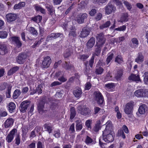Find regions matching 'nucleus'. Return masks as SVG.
<instances>
[{
  "instance_id": "f257e3e1",
  "label": "nucleus",
  "mask_w": 148,
  "mask_h": 148,
  "mask_svg": "<svg viewBox=\"0 0 148 148\" xmlns=\"http://www.w3.org/2000/svg\"><path fill=\"white\" fill-rule=\"evenodd\" d=\"M97 39L96 46L97 48L96 49L95 51L97 53L101 52V48L104 44L106 41V38L104 37V34L102 33L97 34L96 37Z\"/></svg>"
},
{
  "instance_id": "f03ea898",
  "label": "nucleus",
  "mask_w": 148,
  "mask_h": 148,
  "mask_svg": "<svg viewBox=\"0 0 148 148\" xmlns=\"http://www.w3.org/2000/svg\"><path fill=\"white\" fill-rule=\"evenodd\" d=\"M112 132L107 131L106 130H104L103 132V140L106 143L112 142L114 139Z\"/></svg>"
},
{
  "instance_id": "7ed1b4c3",
  "label": "nucleus",
  "mask_w": 148,
  "mask_h": 148,
  "mask_svg": "<svg viewBox=\"0 0 148 148\" xmlns=\"http://www.w3.org/2000/svg\"><path fill=\"white\" fill-rule=\"evenodd\" d=\"M135 95L137 97H148V89H139L136 91L134 93Z\"/></svg>"
},
{
  "instance_id": "20e7f679",
  "label": "nucleus",
  "mask_w": 148,
  "mask_h": 148,
  "mask_svg": "<svg viewBox=\"0 0 148 148\" xmlns=\"http://www.w3.org/2000/svg\"><path fill=\"white\" fill-rule=\"evenodd\" d=\"M134 105V102L132 101H131L127 103L124 110L125 113L128 114H130L132 112Z\"/></svg>"
},
{
  "instance_id": "39448f33",
  "label": "nucleus",
  "mask_w": 148,
  "mask_h": 148,
  "mask_svg": "<svg viewBox=\"0 0 148 148\" xmlns=\"http://www.w3.org/2000/svg\"><path fill=\"white\" fill-rule=\"evenodd\" d=\"M87 17V14L86 13H80L76 16V20L78 23L81 24L84 22Z\"/></svg>"
},
{
  "instance_id": "423d86ee",
  "label": "nucleus",
  "mask_w": 148,
  "mask_h": 148,
  "mask_svg": "<svg viewBox=\"0 0 148 148\" xmlns=\"http://www.w3.org/2000/svg\"><path fill=\"white\" fill-rule=\"evenodd\" d=\"M51 62V60L50 57L47 56L44 58L41 66L43 68H47L49 67Z\"/></svg>"
},
{
  "instance_id": "0eeeda50",
  "label": "nucleus",
  "mask_w": 148,
  "mask_h": 148,
  "mask_svg": "<svg viewBox=\"0 0 148 148\" xmlns=\"http://www.w3.org/2000/svg\"><path fill=\"white\" fill-rule=\"evenodd\" d=\"M27 58V55L25 53H20L16 58V62L19 64H23Z\"/></svg>"
},
{
  "instance_id": "6e6552de",
  "label": "nucleus",
  "mask_w": 148,
  "mask_h": 148,
  "mask_svg": "<svg viewBox=\"0 0 148 148\" xmlns=\"http://www.w3.org/2000/svg\"><path fill=\"white\" fill-rule=\"evenodd\" d=\"M17 130L16 129H13L8 135L6 138V140L8 143H10L13 140L14 135Z\"/></svg>"
},
{
  "instance_id": "1a4fd4ad",
  "label": "nucleus",
  "mask_w": 148,
  "mask_h": 148,
  "mask_svg": "<svg viewBox=\"0 0 148 148\" xmlns=\"http://www.w3.org/2000/svg\"><path fill=\"white\" fill-rule=\"evenodd\" d=\"M29 105V101H25L22 102L19 107V109L21 112L23 113L25 112Z\"/></svg>"
},
{
  "instance_id": "9d476101",
  "label": "nucleus",
  "mask_w": 148,
  "mask_h": 148,
  "mask_svg": "<svg viewBox=\"0 0 148 148\" xmlns=\"http://www.w3.org/2000/svg\"><path fill=\"white\" fill-rule=\"evenodd\" d=\"M95 100L99 104H102L104 101L103 98L101 94L99 92H95Z\"/></svg>"
},
{
  "instance_id": "9b49d317",
  "label": "nucleus",
  "mask_w": 148,
  "mask_h": 148,
  "mask_svg": "<svg viewBox=\"0 0 148 148\" xmlns=\"http://www.w3.org/2000/svg\"><path fill=\"white\" fill-rule=\"evenodd\" d=\"M5 17L8 23H11L16 20L17 16L16 14L10 13L7 14Z\"/></svg>"
},
{
  "instance_id": "f8f14e48",
  "label": "nucleus",
  "mask_w": 148,
  "mask_h": 148,
  "mask_svg": "<svg viewBox=\"0 0 148 148\" xmlns=\"http://www.w3.org/2000/svg\"><path fill=\"white\" fill-rule=\"evenodd\" d=\"M116 8L113 5L109 3L105 7V12L107 14H109L112 12H114Z\"/></svg>"
},
{
  "instance_id": "ddd939ff",
  "label": "nucleus",
  "mask_w": 148,
  "mask_h": 148,
  "mask_svg": "<svg viewBox=\"0 0 148 148\" xmlns=\"http://www.w3.org/2000/svg\"><path fill=\"white\" fill-rule=\"evenodd\" d=\"M78 109L79 113L84 115H88L90 112L89 109L88 108H81V107H79L78 108Z\"/></svg>"
},
{
  "instance_id": "4468645a",
  "label": "nucleus",
  "mask_w": 148,
  "mask_h": 148,
  "mask_svg": "<svg viewBox=\"0 0 148 148\" xmlns=\"http://www.w3.org/2000/svg\"><path fill=\"white\" fill-rule=\"evenodd\" d=\"M82 90L81 88L78 87H76L73 91V94L75 97L80 98L82 94Z\"/></svg>"
},
{
  "instance_id": "2eb2a0df",
  "label": "nucleus",
  "mask_w": 148,
  "mask_h": 148,
  "mask_svg": "<svg viewBox=\"0 0 148 148\" xmlns=\"http://www.w3.org/2000/svg\"><path fill=\"white\" fill-rule=\"evenodd\" d=\"M129 79L130 80L135 81L136 82L140 81V79L138 75L132 74L129 77Z\"/></svg>"
},
{
  "instance_id": "dca6fc26",
  "label": "nucleus",
  "mask_w": 148,
  "mask_h": 148,
  "mask_svg": "<svg viewBox=\"0 0 148 148\" xmlns=\"http://www.w3.org/2000/svg\"><path fill=\"white\" fill-rule=\"evenodd\" d=\"M14 121V119L12 118H10L7 119L4 123L5 127V128H8L12 126Z\"/></svg>"
},
{
  "instance_id": "f3484780",
  "label": "nucleus",
  "mask_w": 148,
  "mask_h": 148,
  "mask_svg": "<svg viewBox=\"0 0 148 148\" xmlns=\"http://www.w3.org/2000/svg\"><path fill=\"white\" fill-rule=\"evenodd\" d=\"M128 15L127 14H123L121 17L117 21L118 22L123 23L125 22L128 20Z\"/></svg>"
},
{
  "instance_id": "a211bd4d",
  "label": "nucleus",
  "mask_w": 148,
  "mask_h": 148,
  "mask_svg": "<svg viewBox=\"0 0 148 148\" xmlns=\"http://www.w3.org/2000/svg\"><path fill=\"white\" fill-rule=\"evenodd\" d=\"M12 41L14 42L18 47L21 46L22 43L20 40V38L18 37H13L11 38Z\"/></svg>"
},
{
  "instance_id": "6ab92c4d",
  "label": "nucleus",
  "mask_w": 148,
  "mask_h": 148,
  "mask_svg": "<svg viewBox=\"0 0 148 148\" xmlns=\"http://www.w3.org/2000/svg\"><path fill=\"white\" fill-rule=\"evenodd\" d=\"M95 42V38L93 37L91 38L87 43V48L88 49L92 48L94 46Z\"/></svg>"
},
{
  "instance_id": "aec40b11",
  "label": "nucleus",
  "mask_w": 148,
  "mask_h": 148,
  "mask_svg": "<svg viewBox=\"0 0 148 148\" xmlns=\"http://www.w3.org/2000/svg\"><path fill=\"white\" fill-rule=\"evenodd\" d=\"M144 61V56L141 53H139L137 58L135 59V62L138 63H141Z\"/></svg>"
},
{
  "instance_id": "412c9836",
  "label": "nucleus",
  "mask_w": 148,
  "mask_h": 148,
  "mask_svg": "<svg viewBox=\"0 0 148 148\" xmlns=\"http://www.w3.org/2000/svg\"><path fill=\"white\" fill-rule=\"evenodd\" d=\"M7 52V50L6 46L4 45L0 44V54L3 55Z\"/></svg>"
},
{
  "instance_id": "4be33fe9",
  "label": "nucleus",
  "mask_w": 148,
  "mask_h": 148,
  "mask_svg": "<svg viewBox=\"0 0 148 148\" xmlns=\"http://www.w3.org/2000/svg\"><path fill=\"white\" fill-rule=\"evenodd\" d=\"M89 34V32L87 29H83L81 31L79 36L81 38H85Z\"/></svg>"
},
{
  "instance_id": "5701e85b",
  "label": "nucleus",
  "mask_w": 148,
  "mask_h": 148,
  "mask_svg": "<svg viewBox=\"0 0 148 148\" xmlns=\"http://www.w3.org/2000/svg\"><path fill=\"white\" fill-rule=\"evenodd\" d=\"M8 107L9 112L12 113L14 111L16 108V105L14 103L11 102L9 103Z\"/></svg>"
},
{
  "instance_id": "b1692460",
  "label": "nucleus",
  "mask_w": 148,
  "mask_h": 148,
  "mask_svg": "<svg viewBox=\"0 0 148 148\" xmlns=\"http://www.w3.org/2000/svg\"><path fill=\"white\" fill-rule=\"evenodd\" d=\"M147 106L145 104L141 105L138 109V111L141 114H143L145 112Z\"/></svg>"
},
{
  "instance_id": "393cba45",
  "label": "nucleus",
  "mask_w": 148,
  "mask_h": 148,
  "mask_svg": "<svg viewBox=\"0 0 148 148\" xmlns=\"http://www.w3.org/2000/svg\"><path fill=\"white\" fill-rule=\"evenodd\" d=\"M25 5V3L24 2H22L18 4H16L14 7V10H18L21 8Z\"/></svg>"
},
{
  "instance_id": "a878e982",
  "label": "nucleus",
  "mask_w": 148,
  "mask_h": 148,
  "mask_svg": "<svg viewBox=\"0 0 148 148\" xmlns=\"http://www.w3.org/2000/svg\"><path fill=\"white\" fill-rule=\"evenodd\" d=\"M19 69V67L18 66H15L11 69L8 71V74L9 75H11L14 73H15Z\"/></svg>"
},
{
  "instance_id": "bb28decb",
  "label": "nucleus",
  "mask_w": 148,
  "mask_h": 148,
  "mask_svg": "<svg viewBox=\"0 0 148 148\" xmlns=\"http://www.w3.org/2000/svg\"><path fill=\"white\" fill-rule=\"evenodd\" d=\"M105 130L107 131L112 132V122L110 121H108L106 124V128Z\"/></svg>"
},
{
  "instance_id": "cd10ccee",
  "label": "nucleus",
  "mask_w": 148,
  "mask_h": 148,
  "mask_svg": "<svg viewBox=\"0 0 148 148\" xmlns=\"http://www.w3.org/2000/svg\"><path fill=\"white\" fill-rule=\"evenodd\" d=\"M106 89L109 91H111L115 87L114 84L113 83H108L105 85Z\"/></svg>"
},
{
  "instance_id": "c85d7f7f",
  "label": "nucleus",
  "mask_w": 148,
  "mask_h": 148,
  "mask_svg": "<svg viewBox=\"0 0 148 148\" xmlns=\"http://www.w3.org/2000/svg\"><path fill=\"white\" fill-rule=\"evenodd\" d=\"M35 9L37 11H40V12L42 13H45V10L41 7L38 4H36L34 5Z\"/></svg>"
},
{
  "instance_id": "c756f323",
  "label": "nucleus",
  "mask_w": 148,
  "mask_h": 148,
  "mask_svg": "<svg viewBox=\"0 0 148 148\" xmlns=\"http://www.w3.org/2000/svg\"><path fill=\"white\" fill-rule=\"evenodd\" d=\"M63 67L65 69L68 70H71L73 68V66L72 65L66 62H65L63 64Z\"/></svg>"
},
{
  "instance_id": "7c9ffc66",
  "label": "nucleus",
  "mask_w": 148,
  "mask_h": 148,
  "mask_svg": "<svg viewBox=\"0 0 148 148\" xmlns=\"http://www.w3.org/2000/svg\"><path fill=\"white\" fill-rule=\"evenodd\" d=\"M115 61L119 64H121L123 62V58L120 55H118L116 57Z\"/></svg>"
},
{
  "instance_id": "2f4dec72",
  "label": "nucleus",
  "mask_w": 148,
  "mask_h": 148,
  "mask_svg": "<svg viewBox=\"0 0 148 148\" xmlns=\"http://www.w3.org/2000/svg\"><path fill=\"white\" fill-rule=\"evenodd\" d=\"M131 42L133 46H132V48H136L138 47V41L136 38H133L131 39Z\"/></svg>"
},
{
  "instance_id": "473e14b6",
  "label": "nucleus",
  "mask_w": 148,
  "mask_h": 148,
  "mask_svg": "<svg viewBox=\"0 0 148 148\" xmlns=\"http://www.w3.org/2000/svg\"><path fill=\"white\" fill-rule=\"evenodd\" d=\"M72 53V49L71 48L66 49L64 53V55L65 58H67Z\"/></svg>"
},
{
  "instance_id": "72a5a7b5",
  "label": "nucleus",
  "mask_w": 148,
  "mask_h": 148,
  "mask_svg": "<svg viewBox=\"0 0 148 148\" xmlns=\"http://www.w3.org/2000/svg\"><path fill=\"white\" fill-rule=\"evenodd\" d=\"M42 19V17L40 15H38L32 18V20L36 23L40 22Z\"/></svg>"
},
{
  "instance_id": "f704fd0d",
  "label": "nucleus",
  "mask_w": 148,
  "mask_h": 148,
  "mask_svg": "<svg viewBox=\"0 0 148 148\" xmlns=\"http://www.w3.org/2000/svg\"><path fill=\"white\" fill-rule=\"evenodd\" d=\"M21 94V91L18 89H16L14 91L13 95V97L14 99H16Z\"/></svg>"
},
{
  "instance_id": "c9c22d12",
  "label": "nucleus",
  "mask_w": 148,
  "mask_h": 148,
  "mask_svg": "<svg viewBox=\"0 0 148 148\" xmlns=\"http://www.w3.org/2000/svg\"><path fill=\"white\" fill-rule=\"evenodd\" d=\"M46 8L47 9L48 11L51 14H53L54 11L53 7L52 5L49 4H47L46 5Z\"/></svg>"
},
{
  "instance_id": "e433bc0d",
  "label": "nucleus",
  "mask_w": 148,
  "mask_h": 148,
  "mask_svg": "<svg viewBox=\"0 0 148 148\" xmlns=\"http://www.w3.org/2000/svg\"><path fill=\"white\" fill-rule=\"evenodd\" d=\"M70 111L71 112L70 119H72L74 118L76 115V112L74 108L72 107L71 108Z\"/></svg>"
},
{
  "instance_id": "4c0bfd02",
  "label": "nucleus",
  "mask_w": 148,
  "mask_h": 148,
  "mask_svg": "<svg viewBox=\"0 0 148 148\" xmlns=\"http://www.w3.org/2000/svg\"><path fill=\"white\" fill-rule=\"evenodd\" d=\"M110 24V21H108L106 22V23L100 25L99 27L101 29H103L104 28L109 27Z\"/></svg>"
},
{
  "instance_id": "58836bf2",
  "label": "nucleus",
  "mask_w": 148,
  "mask_h": 148,
  "mask_svg": "<svg viewBox=\"0 0 148 148\" xmlns=\"http://www.w3.org/2000/svg\"><path fill=\"white\" fill-rule=\"evenodd\" d=\"M113 56L114 54L113 53H109L108 54V57L106 60L107 64H108L112 60Z\"/></svg>"
},
{
  "instance_id": "ea45409f",
  "label": "nucleus",
  "mask_w": 148,
  "mask_h": 148,
  "mask_svg": "<svg viewBox=\"0 0 148 148\" xmlns=\"http://www.w3.org/2000/svg\"><path fill=\"white\" fill-rule=\"evenodd\" d=\"M103 71V69L102 67L97 66L95 72L96 74H101L102 73Z\"/></svg>"
},
{
  "instance_id": "a19ab883",
  "label": "nucleus",
  "mask_w": 148,
  "mask_h": 148,
  "mask_svg": "<svg viewBox=\"0 0 148 148\" xmlns=\"http://www.w3.org/2000/svg\"><path fill=\"white\" fill-rule=\"evenodd\" d=\"M8 115L7 112L5 110L0 109V119Z\"/></svg>"
},
{
  "instance_id": "79ce46f5",
  "label": "nucleus",
  "mask_w": 148,
  "mask_h": 148,
  "mask_svg": "<svg viewBox=\"0 0 148 148\" xmlns=\"http://www.w3.org/2000/svg\"><path fill=\"white\" fill-rule=\"evenodd\" d=\"M30 32L33 35H37L38 33L37 32V31L36 30L35 28L33 27H31L29 29Z\"/></svg>"
},
{
  "instance_id": "37998d69",
  "label": "nucleus",
  "mask_w": 148,
  "mask_h": 148,
  "mask_svg": "<svg viewBox=\"0 0 148 148\" xmlns=\"http://www.w3.org/2000/svg\"><path fill=\"white\" fill-rule=\"evenodd\" d=\"M44 103L43 101H41L38 105V109L40 111H42L44 107Z\"/></svg>"
},
{
  "instance_id": "c03bdc74",
  "label": "nucleus",
  "mask_w": 148,
  "mask_h": 148,
  "mask_svg": "<svg viewBox=\"0 0 148 148\" xmlns=\"http://www.w3.org/2000/svg\"><path fill=\"white\" fill-rule=\"evenodd\" d=\"M12 87V86L10 85H9L8 87L7 91L6 92V96L7 98H9L11 96V90Z\"/></svg>"
},
{
  "instance_id": "a18cd8bd",
  "label": "nucleus",
  "mask_w": 148,
  "mask_h": 148,
  "mask_svg": "<svg viewBox=\"0 0 148 148\" xmlns=\"http://www.w3.org/2000/svg\"><path fill=\"white\" fill-rule=\"evenodd\" d=\"M93 142V140L88 136H87L85 140V143L88 145L91 144Z\"/></svg>"
},
{
  "instance_id": "49530a36",
  "label": "nucleus",
  "mask_w": 148,
  "mask_h": 148,
  "mask_svg": "<svg viewBox=\"0 0 148 148\" xmlns=\"http://www.w3.org/2000/svg\"><path fill=\"white\" fill-rule=\"evenodd\" d=\"M92 123V120L89 119L87 120L85 122V125L87 128L89 130L91 129V124Z\"/></svg>"
},
{
  "instance_id": "de8ad7c7",
  "label": "nucleus",
  "mask_w": 148,
  "mask_h": 148,
  "mask_svg": "<svg viewBox=\"0 0 148 148\" xmlns=\"http://www.w3.org/2000/svg\"><path fill=\"white\" fill-rule=\"evenodd\" d=\"M8 36V33L6 31L1 32L0 31V38H5Z\"/></svg>"
},
{
  "instance_id": "09e8293b",
  "label": "nucleus",
  "mask_w": 148,
  "mask_h": 148,
  "mask_svg": "<svg viewBox=\"0 0 148 148\" xmlns=\"http://www.w3.org/2000/svg\"><path fill=\"white\" fill-rule=\"evenodd\" d=\"M144 81L146 84H148V72H145L144 74Z\"/></svg>"
},
{
  "instance_id": "8fccbe9b",
  "label": "nucleus",
  "mask_w": 148,
  "mask_h": 148,
  "mask_svg": "<svg viewBox=\"0 0 148 148\" xmlns=\"http://www.w3.org/2000/svg\"><path fill=\"white\" fill-rule=\"evenodd\" d=\"M126 29V26L125 25H123L119 27L115 28L114 30L119 31H125Z\"/></svg>"
},
{
  "instance_id": "3c124183",
  "label": "nucleus",
  "mask_w": 148,
  "mask_h": 148,
  "mask_svg": "<svg viewBox=\"0 0 148 148\" xmlns=\"http://www.w3.org/2000/svg\"><path fill=\"white\" fill-rule=\"evenodd\" d=\"M122 72L121 71L118 72V73L115 77V78L117 80L119 81L120 80L122 76Z\"/></svg>"
},
{
  "instance_id": "603ef678",
  "label": "nucleus",
  "mask_w": 148,
  "mask_h": 148,
  "mask_svg": "<svg viewBox=\"0 0 148 148\" xmlns=\"http://www.w3.org/2000/svg\"><path fill=\"white\" fill-rule=\"evenodd\" d=\"M112 76L110 72H108L106 75L105 79L106 81L110 80L112 79Z\"/></svg>"
},
{
  "instance_id": "864d4df0",
  "label": "nucleus",
  "mask_w": 148,
  "mask_h": 148,
  "mask_svg": "<svg viewBox=\"0 0 148 148\" xmlns=\"http://www.w3.org/2000/svg\"><path fill=\"white\" fill-rule=\"evenodd\" d=\"M124 3L128 10H131L132 6L130 3L127 1H125Z\"/></svg>"
},
{
  "instance_id": "5fc2aeb1",
  "label": "nucleus",
  "mask_w": 148,
  "mask_h": 148,
  "mask_svg": "<svg viewBox=\"0 0 148 148\" xmlns=\"http://www.w3.org/2000/svg\"><path fill=\"white\" fill-rule=\"evenodd\" d=\"M100 128V122H99L95 125V126L94 127L93 130L95 132H97L99 130Z\"/></svg>"
},
{
  "instance_id": "6e6d98bb",
  "label": "nucleus",
  "mask_w": 148,
  "mask_h": 148,
  "mask_svg": "<svg viewBox=\"0 0 148 148\" xmlns=\"http://www.w3.org/2000/svg\"><path fill=\"white\" fill-rule=\"evenodd\" d=\"M60 135L61 134L60 130H58L54 131L53 136L55 138H59L60 137Z\"/></svg>"
},
{
  "instance_id": "4d7b16f0",
  "label": "nucleus",
  "mask_w": 148,
  "mask_h": 148,
  "mask_svg": "<svg viewBox=\"0 0 148 148\" xmlns=\"http://www.w3.org/2000/svg\"><path fill=\"white\" fill-rule=\"evenodd\" d=\"M89 57V56L86 54H84L80 55L79 56V58L82 60L85 61Z\"/></svg>"
},
{
  "instance_id": "13d9d810",
  "label": "nucleus",
  "mask_w": 148,
  "mask_h": 148,
  "mask_svg": "<svg viewBox=\"0 0 148 148\" xmlns=\"http://www.w3.org/2000/svg\"><path fill=\"white\" fill-rule=\"evenodd\" d=\"M58 80L62 82H65L66 81L67 79L63 76L60 77L58 78Z\"/></svg>"
},
{
  "instance_id": "bf43d9fd",
  "label": "nucleus",
  "mask_w": 148,
  "mask_h": 148,
  "mask_svg": "<svg viewBox=\"0 0 148 148\" xmlns=\"http://www.w3.org/2000/svg\"><path fill=\"white\" fill-rule=\"evenodd\" d=\"M118 134L119 136H121L123 138H125V136L124 134V132L123 130H119Z\"/></svg>"
},
{
  "instance_id": "052dcab7",
  "label": "nucleus",
  "mask_w": 148,
  "mask_h": 148,
  "mask_svg": "<svg viewBox=\"0 0 148 148\" xmlns=\"http://www.w3.org/2000/svg\"><path fill=\"white\" fill-rule=\"evenodd\" d=\"M37 148H45L43 144L40 141H38L37 144Z\"/></svg>"
},
{
  "instance_id": "680f3d73",
  "label": "nucleus",
  "mask_w": 148,
  "mask_h": 148,
  "mask_svg": "<svg viewBox=\"0 0 148 148\" xmlns=\"http://www.w3.org/2000/svg\"><path fill=\"white\" fill-rule=\"evenodd\" d=\"M7 86V84L6 83H4L0 85V90H2L5 89Z\"/></svg>"
},
{
  "instance_id": "e2e57ef3",
  "label": "nucleus",
  "mask_w": 148,
  "mask_h": 148,
  "mask_svg": "<svg viewBox=\"0 0 148 148\" xmlns=\"http://www.w3.org/2000/svg\"><path fill=\"white\" fill-rule=\"evenodd\" d=\"M108 0H93V2L95 3H105Z\"/></svg>"
},
{
  "instance_id": "0e129e2a",
  "label": "nucleus",
  "mask_w": 148,
  "mask_h": 148,
  "mask_svg": "<svg viewBox=\"0 0 148 148\" xmlns=\"http://www.w3.org/2000/svg\"><path fill=\"white\" fill-rule=\"evenodd\" d=\"M82 128V124H76V129L77 131H80Z\"/></svg>"
},
{
  "instance_id": "69168bd1",
  "label": "nucleus",
  "mask_w": 148,
  "mask_h": 148,
  "mask_svg": "<svg viewBox=\"0 0 148 148\" xmlns=\"http://www.w3.org/2000/svg\"><path fill=\"white\" fill-rule=\"evenodd\" d=\"M61 84V83L58 81H55L51 84L50 86L51 87L60 85Z\"/></svg>"
},
{
  "instance_id": "338daca9",
  "label": "nucleus",
  "mask_w": 148,
  "mask_h": 148,
  "mask_svg": "<svg viewBox=\"0 0 148 148\" xmlns=\"http://www.w3.org/2000/svg\"><path fill=\"white\" fill-rule=\"evenodd\" d=\"M91 84L88 82L85 84V89L86 90H89L91 88Z\"/></svg>"
},
{
  "instance_id": "774afa93",
  "label": "nucleus",
  "mask_w": 148,
  "mask_h": 148,
  "mask_svg": "<svg viewBox=\"0 0 148 148\" xmlns=\"http://www.w3.org/2000/svg\"><path fill=\"white\" fill-rule=\"evenodd\" d=\"M54 34L53 33L49 35L47 37V41H48L49 40H52L53 39H54Z\"/></svg>"
}]
</instances>
